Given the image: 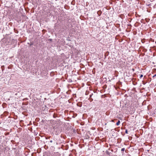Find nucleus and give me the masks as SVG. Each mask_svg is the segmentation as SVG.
Listing matches in <instances>:
<instances>
[{
    "instance_id": "f03ea898",
    "label": "nucleus",
    "mask_w": 156,
    "mask_h": 156,
    "mask_svg": "<svg viewBox=\"0 0 156 156\" xmlns=\"http://www.w3.org/2000/svg\"><path fill=\"white\" fill-rule=\"evenodd\" d=\"M102 13V12L101 10H99L97 12V14L98 16H100Z\"/></svg>"
},
{
    "instance_id": "9b49d317",
    "label": "nucleus",
    "mask_w": 156,
    "mask_h": 156,
    "mask_svg": "<svg viewBox=\"0 0 156 156\" xmlns=\"http://www.w3.org/2000/svg\"><path fill=\"white\" fill-rule=\"evenodd\" d=\"M17 94V93H16V94H15V95H16Z\"/></svg>"
},
{
    "instance_id": "6e6552de",
    "label": "nucleus",
    "mask_w": 156,
    "mask_h": 156,
    "mask_svg": "<svg viewBox=\"0 0 156 156\" xmlns=\"http://www.w3.org/2000/svg\"><path fill=\"white\" fill-rule=\"evenodd\" d=\"M93 94L92 93L90 95V98H91L92 97V96L93 95Z\"/></svg>"
},
{
    "instance_id": "1a4fd4ad",
    "label": "nucleus",
    "mask_w": 156,
    "mask_h": 156,
    "mask_svg": "<svg viewBox=\"0 0 156 156\" xmlns=\"http://www.w3.org/2000/svg\"><path fill=\"white\" fill-rule=\"evenodd\" d=\"M156 76V74L155 75H154V76H153L152 77L153 78L154 77Z\"/></svg>"
},
{
    "instance_id": "39448f33",
    "label": "nucleus",
    "mask_w": 156,
    "mask_h": 156,
    "mask_svg": "<svg viewBox=\"0 0 156 156\" xmlns=\"http://www.w3.org/2000/svg\"><path fill=\"white\" fill-rule=\"evenodd\" d=\"M125 149L124 148H123L121 149V151H124L125 150Z\"/></svg>"
},
{
    "instance_id": "f257e3e1",
    "label": "nucleus",
    "mask_w": 156,
    "mask_h": 156,
    "mask_svg": "<svg viewBox=\"0 0 156 156\" xmlns=\"http://www.w3.org/2000/svg\"><path fill=\"white\" fill-rule=\"evenodd\" d=\"M77 105L79 107H81L82 105V102H79L77 103Z\"/></svg>"
},
{
    "instance_id": "0eeeda50",
    "label": "nucleus",
    "mask_w": 156,
    "mask_h": 156,
    "mask_svg": "<svg viewBox=\"0 0 156 156\" xmlns=\"http://www.w3.org/2000/svg\"><path fill=\"white\" fill-rule=\"evenodd\" d=\"M125 133L126 134L128 133V131L127 129H126L125 131Z\"/></svg>"
},
{
    "instance_id": "7ed1b4c3",
    "label": "nucleus",
    "mask_w": 156,
    "mask_h": 156,
    "mask_svg": "<svg viewBox=\"0 0 156 156\" xmlns=\"http://www.w3.org/2000/svg\"><path fill=\"white\" fill-rule=\"evenodd\" d=\"M120 123V121L119 120H118V122L116 123V124L117 126H119Z\"/></svg>"
},
{
    "instance_id": "20e7f679",
    "label": "nucleus",
    "mask_w": 156,
    "mask_h": 156,
    "mask_svg": "<svg viewBox=\"0 0 156 156\" xmlns=\"http://www.w3.org/2000/svg\"><path fill=\"white\" fill-rule=\"evenodd\" d=\"M106 152V153L107 154H108V155H110V153L108 151H107Z\"/></svg>"
},
{
    "instance_id": "f8f14e48",
    "label": "nucleus",
    "mask_w": 156,
    "mask_h": 156,
    "mask_svg": "<svg viewBox=\"0 0 156 156\" xmlns=\"http://www.w3.org/2000/svg\"><path fill=\"white\" fill-rule=\"evenodd\" d=\"M148 5L149 6H150V4H149Z\"/></svg>"
},
{
    "instance_id": "9d476101",
    "label": "nucleus",
    "mask_w": 156,
    "mask_h": 156,
    "mask_svg": "<svg viewBox=\"0 0 156 156\" xmlns=\"http://www.w3.org/2000/svg\"><path fill=\"white\" fill-rule=\"evenodd\" d=\"M50 142L51 143H52V140H51L50 141Z\"/></svg>"
},
{
    "instance_id": "423d86ee",
    "label": "nucleus",
    "mask_w": 156,
    "mask_h": 156,
    "mask_svg": "<svg viewBox=\"0 0 156 156\" xmlns=\"http://www.w3.org/2000/svg\"><path fill=\"white\" fill-rule=\"evenodd\" d=\"M143 76V75L142 74H141L140 75V78L141 79V78H142Z\"/></svg>"
}]
</instances>
